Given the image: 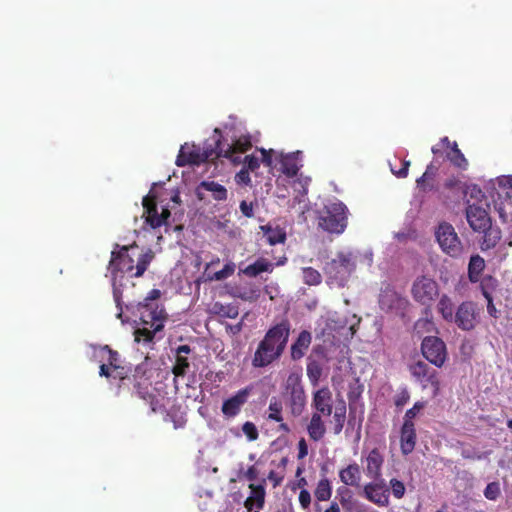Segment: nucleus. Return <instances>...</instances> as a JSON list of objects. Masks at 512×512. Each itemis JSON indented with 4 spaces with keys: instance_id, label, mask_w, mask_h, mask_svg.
I'll return each instance as SVG.
<instances>
[{
    "instance_id": "nucleus-30",
    "label": "nucleus",
    "mask_w": 512,
    "mask_h": 512,
    "mask_svg": "<svg viewBox=\"0 0 512 512\" xmlns=\"http://www.w3.org/2000/svg\"><path fill=\"white\" fill-rule=\"evenodd\" d=\"M485 260L480 255L470 257L468 264V279L471 283H478L485 269Z\"/></svg>"
},
{
    "instance_id": "nucleus-19",
    "label": "nucleus",
    "mask_w": 512,
    "mask_h": 512,
    "mask_svg": "<svg viewBox=\"0 0 512 512\" xmlns=\"http://www.w3.org/2000/svg\"><path fill=\"white\" fill-rule=\"evenodd\" d=\"M312 407L316 410L315 413H320V416H330L332 414V393L328 387L320 388L314 392Z\"/></svg>"
},
{
    "instance_id": "nucleus-6",
    "label": "nucleus",
    "mask_w": 512,
    "mask_h": 512,
    "mask_svg": "<svg viewBox=\"0 0 512 512\" xmlns=\"http://www.w3.org/2000/svg\"><path fill=\"white\" fill-rule=\"evenodd\" d=\"M435 237L443 253L453 258L462 254V242L450 223L441 222L435 230Z\"/></svg>"
},
{
    "instance_id": "nucleus-32",
    "label": "nucleus",
    "mask_w": 512,
    "mask_h": 512,
    "mask_svg": "<svg viewBox=\"0 0 512 512\" xmlns=\"http://www.w3.org/2000/svg\"><path fill=\"white\" fill-rule=\"evenodd\" d=\"M437 310L445 321L452 323L455 319L454 303L448 295L444 294L440 297Z\"/></svg>"
},
{
    "instance_id": "nucleus-5",
    "label": "nucleus",
    "mask_w": 512,
    "mask_h": 512,
    "mask_svg": "<svg viewBox=\"0 0 512 512\" xmlns=\"http://www.w3.org/2000/svg\"><path fill=\"white\" fill-rule=\"evenodd\" d=\"M139 319L142 327L135 329V341L149 343L153 341L155 334L164 328L167 313L165 310L146 309L139 313Z\"/></svg>"
},
{
    "instance_id": "nucleus-59",
    "label": "nucleus",
    "mask_w": 512,
    "mask_h": 512,
    "mask_svg": "<svg viewBox=\"0 0 512 512\" xmlns=\"http://www.w3.org/2000/svg\"><path fill=\"white\" fill-rule=\"evenodd\" d=\"M240 211L241 213L247 217V218H252L254 216V211H253V203L250 202L248 203L247 201H241L240 203Z\"/></svg>"
},
{
    "instance_id": "nucleus-35",
    "label": "nucleus",
    "mask_w": 512,
    "mask_h": 512,
    "mask_svg": "<svg viewBox=\"0 0 512 512\" xmlns=\"http://www.w3.org/2000/svg\"><path fill=\"white\" fill-rule=\"evenodd\" d=\"M281 172L287 177H294L299 171L296 154H285L280 157Z\"/></svg>"
},
{
    "instance_id": "nucleus-23",
    "label": "nucleus",
    "mask_w": 512,
    "mask_h": 512,
    "mask_svg": "<svg viewBox=\"0 0 512 512\" xmlns=\"http://www.w3.org/2000/svg\"><path fill=\"white\" fill-rule=\"evenodd\" d=\"M251 495L245 500L244 506L249 512H259L265 503V488L262 484H249Z\"/></svg>"
},
{
    "instance_id": "nucleus-17",
    "label": "nucleus",
    "mask_w": 512,
    "mask_h": 512,
    "mask_svg": "<svg viewBox=\"0 0 512 512\" xmlns=\"http://www.w3.org/2000/svg\"><path fill=\"white\" fill-rule=\"evenodd\" d=\"M252 146V143H251V139L249 136H240L236 141H234V143H232L231 145H228L226 149H224L222 147V143L221 141L218 139L216 141V147H217V151H216V157L220 158V157H225V158H229V159H232L234 162L237 161L236 158H233V155L235 153H245L246 151H248Z\"/></svg>"
},
{
    "instance_id": "nucleus-13",
    "label": "nucleus",
    "mask_w": 512,
    "mask_h": 512,
    "mask_svg": "<svg viewBox=\"0 0 512 512\" xmlns=\"http://www.w3.org/2000/svg\"><path fill=\"white\" fill-rule=\"evenodd\" d=\"M289 391V408L291 414L295 417L300 416L306 406V395L304 388L298 377L289 376L286 385Z\"/></svg>"
},
{
    "instance_id": "nucleus-62",
    "label": "nucleus",
    "mask_w": 512,
    "mask_h": 512,
    "mask_svg": "<svg viewBox=\"0 0 512 512\" xmlns=\"http://www.w3.org/2000/svg\"><path fill=\"white\" fill-rule=\"evenodd\" d=\"M226 331L232 335H237L242 331L243 319L237 324H226Z\"/></svg>"
},
{
    "instance_id": "nucleus-25",
    "label": "nucleus",
    "mask_w": 512,
    "mask_h": 512,
    "mask_svg": "<svg viewBox=\"0 0 512 512\" xmlns=\"http://www.w3.org/2000/svg\"><path fill=\"white\" fill-rule=\"evenodd\" d=\"M145 222L152 228L156 229L161 227L160 215L158 213L155 196L147 195L142 201Z\"/></svg>"
},
{
    "instance_id": "nucleus-9",
    "label": "nucleus",
    "mask_w": 512,
    "mask_h": 512,
    "mask_svg": "<svg viewBox=\"0 0 512 512\" xmlns=\"http://www.w3.org/2000/svg\"><path fill=\"white\" fill-rule=\"evenodd\" d=\"M421 353L434 366L441 368L447 359L446 344L436 336H427L422 340Z\"/></svg>"
},
{
    "instance_id": "nucleus-18",
    "label": "nucleus",
    "mask_w": 512,
    "mask_h": 512,
    "mask_svg": "<svg viewBox=\"0 0 512 512\" xmlns=\"http://www.w3.org/2000/svg\"><path fill=\"white\" fill-rule=\"evenodd\" d=\"M286 262L287 258L285 256L281 257L275 264L264 257H259L254 263L246 266L242 273L247 277L255 278L263 272L272 273L275 266L284 265Z\"/></svg>"
},
{
    "instance_id": "nucleus-11",
    "label": "nucleus",
    "mask_w": 512,
    "mask_h": 512,
    "mask_svg": "<svg viewBox=\"0 0 512 512\" xmlns=\"http://www.w3.org/2000/svg\"><path fill=\"white\" fill-rule=\"evenodd\" d=\"M479 322V309L473 301L462 302L455 311L453 323L463 331L473 330Z\"/></svg>"
},
{
    "instance_id": "nucleus-60",
    "label": "nucleus",
    "mask_w": 512,
    "mask_h": 512,
    "mask_svg": "<svg viewBox=\"0 0 512 512\" xmlns=\"http://www.w3.org/2000/svg\"><path fill=\"white\" fill-rule=\"evenodd\" d=\"M308 454V445L304 438H301L298 442V459H303Z\"/></svg>"
},
{
    "instance_id": "nucleus-16",
    "label": "nucleus",
    "mask_w": 512,
    "mask_h": 512,
    "mask_svg": "<svg viewBox=\"0 0 512 512\" xmlns=\"http://www.w3.org/2000/svg\"><path fill=\"white\" fill-rule=\"evenodd\" d=\"M129 246L120 247L119 251L113 250L111 253V260L109 262V268L112 272H126L132 273L134 270V260L128 254Z\"/></svg>"
},
{
    "instance_id": "nucleus-8",
    "label": "nucleus",
    "mask_w": 512,
    "mask_h": 512,
    "mask_svg": "<svg viewBox=\"0 0 512 512\" xmlns=\"http://www.w3.org/2000/svg\"><path fill=\"white\" fill-rule=\"evenodd\" d=\"M411 294L416 302L429 306L437 298L439 287L434 279L420 276L413 282Z\"/></svg>"
},
{
    "instance_id": "nucleus-26",
    "label": "nucleus",
    "mask_w": 512,
    "mask_h": 512,
    "mask_svg": "<svg viewBox=\"0 0 512 512\" xmlns=\"http://www.w3.org/2000/svg\"><path fill=\"white\" fill-rule=\"evenodd\" d=\"M366 475L374 480L381 476L384 457L378 448L372 449L366 458Z\"/></svg>"
},
{
    "instance_id": "nucleus-51",
    "label": "nucleus",
    "mask_w": 512,
    "mask_h": 512,
    "mask_svg": "<svg viewBox=\"0 0 512 512\" xmlns=\"http://www.w3.org/2000/svg\"><path fill=\"white\" fill-rule=\"evenodd\" d=\"M424 408L423 402H416L412 408L408 409L404 416V422L403 423H409L414 424L413 419L416 417V415L419 413L420 410Z\"/></svg>"
},
{
    "instance_id": "nucleus-20",
    "label": "nucleus",
    "mask_w": 512,
    "mask_h": 512,
    "mask_svg": "<svg viewBox=\"0 0 512 512\" xmlns=\"http://www.w3.org/2000/svg\"><path fill=\"white\" fill-rule=\"evenodd\" d=\"M407 301L392 288H385L379 295V305L384 311L400 310L406 305Z\"/></svg>"
},
{
    "instance_id": "nucleus-41",
    "label": "nucleus",
    "mask_w": 512,
    "mask_h": 512,
    "mask_svg": "<svg viewBox=\"0 0 512 512\" xmlns=\"http://www.w3.org/2000/svg\"><path fill=\"white\" fill-rule=\"evenodd\" d=\"M302 271V280L303 283L308 286H318L322 282V275L321 273L312 268V267H303L301 269Z\"/></svg>"
},
{
    "instance_id": "nucleus-50",
    "label": "nucleus",
    "mask_w": 512,
    "mask_h": 512,
    "mask_svg": "<svg viewBox=\"0 0 512 512\" xmlns=\"http://www.w3.org/2000/svg\"><path fill=\"white\" fill-rule=\"evenodd\" d=\"M235 271V265L233 263L225 264L224 267L215 272L214 275L211 277L212 280L221 281L228 277H230Z\"/></svg>"
},
{
    "instance_id": "nucleus-56",
    "label": "nucleus",
    "mask_w": 512,
    "mask_h": 512,
    "mask_svg": "<svg viewBox=\"0 0 512 512\" xmlns=\"http://www.w3.org/2000/svg\"><path fill=\"white\" fill-rule=\"evenodd\" d=\"M113 298H114L116 306H117V308L119 310L118 313H117V317L121 318L122 313H123V309H122V292L115 285L113 287Z\"/></svg>"
},
{
    "instance_id": "nucleus-49",
    "label": "nucleus",
    "mask_w": 512,
    "mask_h": 512,
    "mask_svg": "<svg viewBox=\"0 0 512 512\" xmlns=\"http://www.w3.org/2000/svg\"><path fill=\"white\" fill-rule=\"evenodd\" d=\"M389 484H390L393 496L396 499L403 498V496L405 495V491H406L404 483L396 478H392L390 480Z\"/></svg>"
},
{
    "instance_id": "nucleus-29",
    "label": "nucleus",
    "mask_w": 512,
    "mask_h": 512,
    "mask_svg": "<svg viewBox=\"0 0 512 512\" xmlns=\"http://www.w3.org/2000/svg\"><path fill=\"white\" fill-rule=\"evenodd\" d=\"M341 482L347 486L358 487L361 480V470L357 463L349 464L339 471Z\"/></svg>"
},
{
    "instance_id": "nucleus-48",
    "label": "nucleus",
    "mask_w": 512,
    "mask_h": 512,
    "mask_svg": "<svg viewBox=\"0 0 512 512\" xmlns=\"http://www.w3.org/2000/svg\"><path fill=\"white\" fill-rule=\"evenodd\" d=\"M242 432L247 437L248 441H256L259 437L258 429L251 421H246L242 425Z\"/></svg>"
},
{
    "instance_id": "nucleus-47",
    "label": "nucleus",
    "mask_w": 512,
    "mask_h": 512,
    "mask_svg": "<svg viewBox=\"0 0 512 512\" xmlns=\"http://www.w3.org/2000/svg\"><path fill=\"white\" fill-rule=\"evenodd\" d=\"M501 494L500 484L496 481L490 482L484 489V496L488 500H496Z\"/></svg>"
},
{
    "instance_id": "nucleus-15",
    "label": "nucleus",
    "mask_w": 512,
    "mask_h": 512,
    "mask_svg": "<svg viewBox=\"0 0 512 512\" xmlns=\"http://www.w3.org/2000/svg\"><path fill=\"white\" fill-rule=\"evenodd\" d=\"M466 219L471 229L479 233L487 230L491 224L488 212L478 205H469L466 208Z\"/></svg>"
},
{
    "instance_id": "nucleus-22",
    "label": "nucleus",
    "mask_w": 512,
    "mask_h": 512,
    "mask_svg": "<svg viewBox=\"0 0 512 512\" xmlns=\"http://www.w3.org/2000/svg\"><path fill=\"white\" fill-rule=\"evenodd\" d=\"M416 430L414 424L403 423L400 432V448L403 455H409L416 446Z\"/></svg>"
},
{
    "instance_id": "nucleus-4",
    "label": "nucleus",
    "mask_w": 512,
    "mask_h": 512,
    "mask_svg": "<svg viewBox=\"0 0 512 512\" xmlns=\"http://www.w3.org/2000/svg\"><path fill=\"white\" fill-rule=\"evenodd\" d=\"M348 209L340 201L330 202L319 212L318 225L329 233L341 234L347 227Z\"/></svg>"
},
{
    "instance_id": "nucleus-40",
    "label": "nucleus",
    "mask_w": 512,
    "mask_h": 512,
    "mask_svg": "<svg viewBox=\"0 0 512 512\" xmlns=\"http://www.w3.org/2000/svg\"><path fill=\"white\" fill-rule=\"evenodd\" d=\"M333 420V432L335 435H338L343 430L344 423L346 420V404L344 401H341L340 404L337 405L333 415Z\"/></svg>"
},
{
    "instance_id": "nucleus-42",
    "label": "nucleus",
    "mask_w": 512,
    "mask_h": 512,
    "mask_svg": "<svg viewBox=\"0 0 512 512\" xmlns=\"http://www.w3.org/2000/svg\"><path fill=\"white\" fill-rule=\"evenodd\" d=\"M154 258V253L151 250L141 254L137 259V264L134 267L135 272L132 274L133 277H141L147 270L148 266Z\"/></svg>"
},
{
    "instance_id": "nucleus-3",
    "label": "nucleus",
    "mask_w": 512,
    "mask_h": 512,
    "mask_svg": "<svg viewBox=\"0 0 512 512\" xmlns=\"http://www.w3.org/2000/svg\"><path fill=\"white\" fill-rule=\"evenodd\" d=\"M356 269V257L352 252H338L336 258L327 262L323 268L329 284L345 286Z\"/></svg>"
},
{
    "instance_id": "nucleus-39",
    "label": "nucleus",
    "mask_w": 512,
    "mask_h": 512,
    "mask_svg": "<svg viewBox=\"0 0 512 512\" xmlns=\"http://www.w3.org/2000/svg\"><path fill=\"white\" fill-rule=\"evenodd\" d=\"M479 288L484 298L492 297L493 292L498 288L499 282L492 275H485L480 278Z\"/></svg>"
},
{
    "instance_id": "nucleus-46",
    "label": "nucleus",
    "mask_w": 512,
    "mask_h": 512,
    "mask_svg": "<svg viewBox=\"0 0 512 512\" xmlns=\"http://www.w3.org/2000/svg\"><path fill=\"white\" fill-rule=\"evenodd\" d=\"M444 186L446 189L448 190H451V191H458V192H462L464 194L467 193V190H468V186L466 185V183H463L459 178L455 177V176H452L450 178H448L445 183H444Z\"/></svg>"
},
{
    "instance_id": "nucleus-28",
    "label": "nucleus",
    "mask_w": 512,
    "mask_h": 512,
    "mask_svg": "<svg viewBox=\"0 0 512 512\" xmlns=\"http://www.w3.org/2000/svg\"><path fill=\"white\" fill-rule=\"evenodd\" d=\"M312 341L311 333L307 330H303L299 333L295 342L291 345V357L293 360H299L304 355L306 350L309 348Z\"/></svg>"
},
{
    "instance_id": "nucleus-45",
    "label": "nucleus",
    "mask_w": 512,
    "mask_h": 512,
    "mask_svg": "<svg viewBox=\"0 0 512 512\" xmlns=\"http://www.w3.org/2000/svg\"><path fill=\"white\" fill-rule=\"evenodd\" d=\"M307 376L313 384H317L322 375V366L316 360H309L307 363Z\"/></svg>"
},
{
    "instance_id": "nucleus-24",
    "label": "nucleus",
    "mask_w": 512,
    "mask_h": 512,
    "mask_svg": "<svg viewBox=\"0 0 512 512\" xmlns=\"http://www.w3.org/2000/svg\"><path fill=\"white\" fill-rule=\"evenodd\" d=\"M364 496L370 502L378 506H387L389 504V496L383 486L378 483H368L363 488Z\"/></svg>"
},
{
    "instance_id": "nucleus-61",
    "label": "nucleus",
    "mask_w": 512,
    "mask_h": 512,
    "mask_svg": "<svg viewBox=\"0 0 512 512\" xmlns=\"http://www.w3.org/2000/svg\"><path fill=\"white\" fill-rule=\"evenodd\" d=\"M485 299L487 301V312H488V314L491 317L497 319L499 317V312H498L497 308L494 305L493 297H489V298H485Z\"/></svg>"
},
{
    "instance_id": "nucleus-36",
    "label": "nucleus",
    "mask_w": 512,
    "mask_h": 512,
    "mask_svg": "<svg viewBox=\"0 0 512 512\" xmlns=\"http://www.w3.org/2000/svg\"><path fill=\"white\" fill-rule=\"evenodd\" d=\"M481 233H484L482 242L483 250L496 247L502 237L501 229L499 227H492L491 225L489 228H487V230L481 231Z\"/></svg>"
},
{
    "instance_id": "nucleus-10",
    "label": "nucleus",
    "mask_w": 512,
    "mask_h": 512,
    "mask_svg": "<svg viewBox=\"0 0 512 512\" xmlns=\"http://www.w3.org/2000/svg\"><path fill=\"white\" fill-rule=\"evenodd\" d=\"M409 371L413 378L419 382L423 389L428 386L434 390V395H437L440 390V381L438 372L431 368L424 361H417L409 366Z\"/></svg>"
},
{
    "instance_id": "nucleus-58",
    "label": "nucleus",
    "mask_w": 512,
    "mask_h": 512,
    "mask_svg": "<svg viewBox=\"0 0 512 512\" xmlns=\"http://www.w3.org/2000/svg\"><path fill=\"white\" fill-rule=\"evenodd\" d=\"M409 399V393L406 390H404L395 396L394 404L396 407L402 408L409 401Z\"/></svg>"
},
{
    "instance_id": "nucleus-14",
    "label": "nucleus",
    "mask_w": 512,
    "mask_h": 512,
    "mask_svg": "<svg viewBox=\"0 0 512 512\" xmlns=\"http://www.w3.org/2000/svg\"><path fill=\"white\" fill-rule=\"evenodd\" d=\"M252 389L245 387L225 399L221 406V412L227 419L235 418L240 414L244 405L248 402Z\"/></svg>"
},
{
    "instance_id": "nucleus-54",
    "label": "nucleus",
    "mask_w": 512,
    "mask_h": 512,
    "mask_svg": "<svg viewBox=\"0 0 512 512\" xmlns=\"http://www.w3.org/2000/svg\"><path fill=\"white\" fill-rule=\"evenodd\" d=\"M337 493L340 496V503L343 507L347 506L351 499V492L346 487H339Z\"/></svg>"
},
{
    "instance_id": "nucleus-57",
    "label": "nucleus",
    "mask_w": 512,
    "mask_h": 512,
    "mask_svg": "<svg viewBox=\"0 0 512 512\" xmlns=\"http://www.w3.org/2000/svg\"><path fill=\"white\" fill-rule=\"evenodd\" d=\"M235 180L238 184L250 185L251 178L249 171L246 168L241 169L235 176Z\"/></svg>"
},
{
    "instance_id": "nucleus-33",
    "label": "nucleus",
    "mask_w": 512,
    "mask_h": 512,
    "mask_svg": "<svg viewBox=\"0 0 512 512\" xmlns=\"http://www.w3.org/2000/svg\"><path fill=\"white\" fill-rule=\"evenodd\" d=\"M200 189H204L206 191L211 192L213 198L217 201H224L227 199L226 188L223 185H221L215 181H202L200 183V185L198 187V195H199V198L201 199L200 192H199Z\"/></svg>"
},
{
    "instance_id": "nucleus-55",
    "label": "nucleus",
    "mask_w": 512,
    "mask_h": 512,
    "mask_svg": "<svg viewBox=\"0 0 512 512\" xmlns=\"http://www.w3.org/2000/svg\"><path fill=\"white\" fill-rule=\"evenodd\" d=\"M259 151L262 155L261 162L266 167H272V164H273L272 156L274 154V150H272V149L266 150L264 148H260Z\"/></svg>"
},
{
    "instance_id": "nucleus-7",
    "label": "nucleus",
    "mask_w": 512,
    "mask_h": 512,
    "mask_svg": "<svg viewBox=\"0 0 512 512\" xmlns=\"http://www.w3.org/2000/svg\"><path fill=\"white\" fill-rule=\"evenodd\" d=\"M217 147L201 151L200 147L196 145L185 144L181 147L179 154L176 158V165L178 167H184L186 165H199L208 160L217 159L216 157Z\"/></svg>"
},
{
    "instance_id": "nucleus-21",
    "label": "nucleus",
    "mask_w": 512,
    "mask_h": 512,
    "mask_svg": "<svg viewBox=\"0 0 512 512\" xmlns=\"http://www.w3.org/2000/svg\"><path fill=\"white\" fill-rule=\"evenodd\" d=\"M192 351L189 345H180L176 348L175 363L172 372L175 377H184L190 369V363L187 355Z\"/></svg>"
},
{
    "instance_id": "nucleus-2",
    "label": "nucleus",
    "mask_w": 512,
    "mask_h": 512,
    "mask_svg": "<svg viewBox=\"0 0 512 512\" xmlns=\"http://www.w3.org/2000/svg\"><path fill=\"white\" fill-rule=\"evenodd\" d=\"M100 351L104 354L102 358L114 372L113 378L119 379L120 381L118 386L119 390L124 389L125 387L129 388L130 385H132L140 398L146 400L147 396L150 397L147 392L149 377L146 376L147 371L143 364L137 365L134 369V373L129 375L128 369L120 365V355L117 351L111 349L108 345L101 347Z\"/></svg>"
},
{
    "instance_id": "nucleus-37",
    "label": "nucleus",
    "mask_w": 512,
    "mask_h": 512,
    "mask_svg": "<svg viewBox=\"0 0 512 512\" xmlns=\"http://www.w3.org/2000/svg\"><path fill=\"white\" fill-rule=\"evenodd\" d=\"M161 297V291L159 289H152L147 297L143 300V302H140L138 304V312L142 313V311L149 309V310H164L162 307H159L157 303L154 301L158 300Z\"/></svg>"
},
{
    "instance_id": "nucleus-53",
    "label": "nucleus",
    "mask_w": 512,
    "mask_h": 512,
    "mask_svg": "<svg viewBox=\"0 0 512 512\" xmlns=\"http://www.w3.org/2000/svg\"><path fill=\"white\" fill-rule=\"evenodd\" d=\"M244 164L246 165V169L249 171H255L260 167V161L254 155H247L244 158Z\"/></svg>"
},
{
    "instance_id": "nucleus-64",
    "label": "nucleus",
    "mask_w": 512,
    "mask_h": 512,
    "mask_svg": "<svg viewBox=\"0 0 512 512\" xmlns=\"http://www.w3.org/2000/svg\"><path fill=\"white\" fill-rule=\"evenodd\" d=\"M498 185L503 188H511L512 189V175L511 176H501L497 179Z\"/></svg>"
},
{
    "instance_id": "nucleus-44",
    "label": "nucleus",
    "mask_w": 512,
    "mask_h": 512,
    "mask_svg": "<svg viewBox=\"0 0 512 512\" xmlns=\"http://www.w3.org/2000/svg\"><path fill=\"white\" fill-rule=\"evenodd\" d=\"M437 172H438V167L433 165V163H430L427 166V168H426L425 172L423 173V175L416 180L417 186L421 190H423V191H431V190H433L434 186L426 185V176H431V179H434V177L436 176Z\"/></svg>"
},
{
    "instance_id": "nucleus-1",
    "label": "nucleus",
    "mask_w": 512,
    "mask_h": 512,
    "mask_svg": "<svg viewBox=\"0 0 512 512\" xmlns=\"http://www.w3.org/2000/svg\"><path fill=\"white\" fill-rule=\"evenodd\" d=\"M290 329V322L284 319L267 330L254 352V368L267 367L280 359L287 346Z\"/></svg>"
},
{
    "instance_id": "nucleus-31",
    "label": "nucleus",
    "mask_w": 512,
    "mask_h": 512,
    "mask_svg": "<svg viewBox=\"0 0 512 512\" xmlns=\"http://www.w3.org/2000/svg\"><path fill=\"white\" fill-rule=\"evenodd\" d=\"M307 431L309 437L315 442L321 440L324 437L326 428L324 422L322 421V416H320V413L312 414L311 420L307 426Z\"/></svg>"
},
{
    "instance_id": "nucleus-12",
    "label": "nucleus",
    "mask_w": 512,
    "mask_h": 512,
    "mask_svg": "<svg viewBox=\"0 0 512 512\" xmlns=\"http://www.w3.org/2000/svg\"><path fill=\"white\" fill-rule=\"evenodd\" d=\"M442 149L447 150L446 158L453 166L461 170H466L468 168V160L458 148L457 142H450L449 138L445 136L441 138L438 144L432 147L431 151L434 155H439Z\"/></svg>"
},
{
    "instance_id": "nucleus-34",
    "label": "nucleus",
    "mask_w": 512,
    "mask_h": 512,
    "mask_svg": "<svg viewBox=\"0 0 512 512\" xmlns=\"http://www.w3.org/2000/svg\"><path fill=\"white\" fill-rule=\"evenodd\" d=\"M210 312L222 318L234 319L239 314L238 306L235 304H222L215 302L210 308Z\"/></svg>"
},
{
    "instance_id": "nucleus-52",
    "label": "nucleus",
    "mask_w": 512,
    "mask_h": 512,
    "mask_svg": "<svg viewBox=\"0 0 512 512\" xmlns=\"http://www.w3.org/2000/svg\"><path fill=\"white\" fill-rule=\"evenodd\" d=\"M299 503L302 509L308 510L311 504V494L307 489H302L299 493Z\"/></svg>"
},
{
    "instance_id": "nucleus-38",
    "label": "nucleus",
    "mask_w": 512,
    "mask_h": 512,
    "mask_svg": "<svg viewBox=\"0 0 512 512\" xmlns=\"http://www.w3.org/2000/svg\"><path fill=\"white\" fill-rule=\"evenodd\" d=\"M316 499L320 502L328 501L332 496V485L328 478L320 479L314 490Z\"/></svg>"
},
{
    "instance_id": "nucleus-43",
    "label": "nucleus",
    "mask_w": 512,
    "mask_h": 512,
    "mask_svg": "<svg viewBox=\"0 0 512 512\" xmlns=\"http://www.w3.org/2000/svg\"><path fill=\"white\" fill-rule=\"evenodd\" d=\"M282 410H283L282 402L280 400H278L277 398L273 397L270 400V403L268 406V415L266 417L267 420L275 421V422H282L283 421Z\"/></svg>"
},
{
    "instance_id": "nucleus-27",
    "label": "nucleus",
    "mask_w": 512,
    "mask_h": 512,
    "mask_svg": "<svg viewBox=\"0 0 512 512\" xmlns=\"http://www.w3.org/2000/svg\"><path fill=\"white\" fill-rule=\"evenodd\" d=\"M259 228L263 232L265 242L269 245L283 244L286 241V231L279 225L268 223Z\"/></svg>"
},
{
    "instance_id": "nucleus-63",
    "label": "nucleus",
    "mask_w": 512,
    "mask_h": 512,
    "mask_svg": "<svg viewBox=\"0 0 512 512\" xmlns=\"http://www.w3.org/2000/svg\"><path fill=\"white\" fill-rule=\"evenodd\" d=\"M409 166H410V161H404L402 163V167L398 171L392 170V172L398 178H405L408 175Z\"/></svg>"
}]
</instances>
